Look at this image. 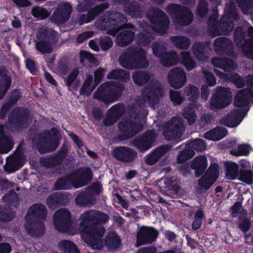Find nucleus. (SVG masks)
I'll list each match as a JSON object with an SVG mask.
<instances>
[{
	"label": "nucleus",
	"mask_w": 253,
	"mask_h": 253,
	"mask_svg": "<svg viewBox=\"0 0 253 253\" xmlns=\"http://www.w3.org/2000/svg\"><path fill=\"white\" fill-rule=\"evenodd\" d=\"M80 219V229L84 241L93 249L101 250L105 231L102 224L109 220V216L98 211L89 210L82 214Z\"/></svg>",
	"instance_id": "obj_1"
},
{
	"label": "nucleus",
	"mask_w": 253,
	"mask_h": 253,
	"mask_svg": "<svg viewBox=\"0 0 253 253\" xmlns=\"http://www.w3.org/2000/svg\"><path fill=\"white\" fill-rule=\"evenodd\" d=\"M30 138L37 150L41 154L52 152L56 150L60 144L61 134L55 127L50 130H45L43 132H35L30 134Z\"/></svg>",
	"instance_id": "obj_2"
},
{
	"label": "nucleus",
	"mask_w": 253,
	"mask_h": 253,
	"mask_svg": "<svg viewBox=\"0 0 253 253\" xmlns=\"http://www.w3.org/2000/svg\"><path fill=\"white\" fill-rule=\"evenodd\" d=\"M146 55L142 47L130 46L121 54L119 60L123 67L128 70L145 69L149 65Z\"/></svg>",
	"instance_id": "obj_3"
},
{
	"label": "nucleus",
	"mask_w": 253,
	"mask_h": 253,
	"mask_svg": "<svg viewBox=\"0 0 253 253\" xmlns=\"http://www.w3.org/2000/svg\"><path fill=\"white\" fill-rule=\"evenodd\" d=\"M125 88L123 83H103L94 92L93 98L108 105L117 101Z\"/></svg>",
	"instance_id": "obj_4"
},
{
	"label": "nucleus",
	"mask_w": 253,
	"mask_h": 253,
	"mask_svg": "<svg viewBox=\"0 0 253 253\" xmlns=\"http://www.w3.org/2000/svg\"><path fill=\"white\" fill-rule=\"evenodd\" d=\"M127 19L126 15L116 11H111L102 19L104 23V29L107 33L112 36L116 35L120 30L128 29H134V26L130 23H126Z\"/></svg>",
	"instance_id": "obj_5"
},
{
	"label": "nucleus",
	"mask_w": 253,
	"mask_h": 253,
	"mask_svg": "<svg viewBox=\"0 0 253 253\" xmlns=\"http://www.w3.org/2000/svg\"><path fill=\"white\" fill-rule=\"evenodd\" d=\"M38 40L36 43L37 49L42 53H50L53 45L57 44L59 39L57 32L52 29H41L37 34Z\"/></svg>",
	"instance_id": "obj_6"
},
{
	"label": "nucleus",
	"mask_w": 253,
	"mask_h": 253,
	"mask_svg": "<svg viewBox=\"0 0 253 253\" xmlns=\"http://www.w3.org/2000/svg\"><path fill=\"white\" fill-rule=\"evenodd\" d=\"M233 17L226 15H223L217 21V17L211 16L208 21L209 30L215 35H227L234 29V23Z\"/></svg>",
	"instance_id": "obj_7"
},
{
	"label": "nucleus",
	"mask_w": 253,
	"mask_h": 253,
	"mask_svg": "<svg viewBox=\"0 0 253 253\" xmlns=\"http://www.w3.org/2000/svg\"><path fill=\"white\" fill-rule=\"evenodd\" d=\"M120 134L116 138L120 141L126 140L138 134L143 127V125L130 118H123L118 124Z\"/></svg>",
	"instance_id": "obj_8"
},
{
	"label": "nucleus",
	"mask_w": 253,
	"mask_h": 253,
	"mask_svg": "<svg viewBox=\"0 0 253 253\" xmlns=\"http://www.w3.org/2000/svg\"><path fill=\"white\" fill-rule=\"evenodd\" d=\"M183 121L178 117H173L163 126V135L167 140L174 139L176 142H180L181 137L185 130Z\"/></svg>",
	"instance_id": "obj_9"
},
{
	"label": "nucleus",
	"mask_w": 253,
	"mask_h": 253,
	"mask_svg": "<svg viewBox=\"0 0 253 253\" xmlns=\"http://www.w3.org/2000/svg\"><path fill=\"white\" fill-rule=\"evenodd\" d=\"M31 112L26 108L16 107L10 112L8 121L13 127L19 130L29 126Z\"/></svg>",
	"instance_id": "obj_10"
},
{
	"label": "nucleus",
	"mask_w": 253,
	"mask_h": 253,
	"mask_svg": "<svg viewBox=\"0 0 253 253\" xmlns=\"http://www.w3.org/2000/svg\"><path fill=\"white\" fill-rule=\"evenodd\" d=\"M168 13L173 16L177 22L182 26L190 24L193 20V14L190 9L179 4L170 3L166 7Z\"/></svg>",
	"instance_id": "obj_11"
},
{
	"label": "nucleus",
	"mask_w": 253,
	"mask_h": 253,
	"mask_svg": "<svg viewBox=\"0 0 253 253\" xmlns=\"http://www.w3.org/2000/svg\"><path fill=\"white\" fill-rule=\"evenodd\" d=\"M71 214L66 209H60L54 214L53 224L55 228L61 233H67L71 229L72 225Z\"/></svg>",
	"instance_id": "obj_12"
},
{
	"label": "nucleus",
	"mask_w": 253,
	"mask_h": 253,
	"mask_svg": "<svg viewBox=\"0 0 253 253\" xmlns=\"http://www.w3.org/2000/svg\"><path fill=\"white\" fill-rule=\"evenodd\" d=\"M231 93L229 88L219 87L212 95L211 98V106L212 109L223 108L231 103Z\"/></svg>",
	"instance_id": "obj_13"
},
{
	"label": "nucleus",
	"mask_w": 253,
	"mask_h": 253,
	"mask_svg": "<svg viewBox=\"0 0 253 253\" xmlns=\"http://www.w3.org/2000/svg\"><path fill=\"white\" fill-rule=\"evenodd\" d=\"M164 88L161 84L154 83L147 85L142 91L143 99L151 105L158 103L160 99L164 95Z\"/></svg>",
	"instance_id": "obj_14"
},
{
	"label": "nucleus",
	"mask_w": 253,
	"mask_h": 253,
	"mask_svg": "<svg viewBox=\"0 0 253 253\" xmlns=\"http://www.w3.org/2000/svg\"><path fill=\"white\" fill-rule=\"evenodd\" d=\"M156 137L154 131L147 130L143 134L135 138L131 144L139 151H145L154 145Z\"/></svg>",
	"instance_id": "obj_15"
},
{
	"label": "nucleus",
	"mask_w": 253,
	"mask_h": 253,
	"mask_svg": "<svg viewBox=\"0 0 253 253\" xmlns=\"http://www.w3.org/2000/svg\"><path fill=\"white\" fill-rule=\"evenodd\" d=\"M24 155L22 147L19 145L13 154L6 160L4 170L11 173L20 169L24 165Z\"/></svg>",
	"instance_id": "obj_16"
},
{
	"label": "nucleus",
	"mask_w": 253,
	"mask_h": 253,
	"mask_svg": "<svg viewBox=\"0 0 253 253\" xmlns=\"http://www.w3.org/2000/svg\"><path fill=\"white\" fill-rule=\"evenodd\" d=\"M72 10L69 3H64L56 8L50 18V20L57 25L64 23L69 19Z\"/></svg>",
	"instance_id": "obj_17"
},
{
	"label": "nucleus",
	"mask_w": 253,
	"mask_h": 253,
	"mask_svg": "<svg viewBox=\"0 0 253 253\" xmlns=\"http://www.w3.org/2000/svg\"><path fill=\"white\" fill-rule=\"evenodd\" d=\"M158 235L159 232L155 228L141 226L137 234V246L152 243L156 240Z\"/></svg>",
	"instance_id": "obj_18"
},
{
	"label": "nucleus",
	"mask_w": 253,
	"mask_h": 253,
	"mask_svg": "<svg viewBox=\"0 0 253 253\" xmlns=\"http://www.w3.org/2000/svg\"><path fill=\"white\" fill-rule=\"evenodd\" d=\"M215 52L218 55L231 56L234 53L232 41L225 37L217 38L213 42Z\"/></svg>",
	"instance_id": "obj_19"
},
{
	"label": "nucleus",
	"mask_w": 253,
	"mask_h": 253,
	"mask_svg": "<svg viewBox=\"0 0 253 253\" xmlns=\"http://www.w3.org/2000/svg\"><path fill=\"white\" fill-rule=\"evenodd\" d=\"M112 153L116 160L124 163H131L137 157V152L127 146L117 147Z\"/></svg>",
	"instance_id": "obj_20"
},
{
	"label": "nucleus",
	"mask_w": 253,
	"mask_h": 253,
	"mask_svg": "<svg viewBox=\"0 0 253 253\" xmlns=\"http://www.w3.org/2000/svg\"><path fill=\"white\" fill-rule=\"evenodd\" d=\"M70 200V195L67 192H56L48 197L46 204L49 209H55L66 206Z\"/></svg>",
	"instance_id": "obj_21"
},
{
	"label": "nucleus",
	"mask_w": 253,
	"mask_h": 253,
	"mask_svg": "<svg viewBox=\"0 0 253 253\" xmlns=\"http://www.w3.org/2000/svg\"><path fill=\"white\" fill-rule=\"evenodd\" d=\"M170 85L175 88L181 87L186 81V76L183 69L174 68L169 71L168 76Z\"/></svg>",
	"instance_id": "obj_22"
},
{
	"label": "nucleus",
	"mask_w": 253,
	"mask_h": 253,
	"mask_svg": "<svg viewBox=\"0 0 253 253\" xmlns=\"http://www.w3.org/2000/svg\"><path fill=\"white\" fill-rule=\"evenodd\" d=\"M47 215V210L45 206L42 204H35L30 207L25 215L26 221L44 220Z\"/></svg>",
	"instance_id": "obj_23"
},
{
	"label": "nucleus",
	"mask_w": 253,
	"mask_h": 253,
	"mask_svg": "<svg viewBox=\"0 0 253 253\" xmlns=\"http://www.w3.org/2000/svg\"><path fill=\"white\" fill-rule=\"evenodd\" d=\"M72 175L75 178L74 187L76 188L87 185L92 179L93 175L92 172L88 168L73 172Z\"/></svg>",
	"instance_id": "obj_24"
},
{
	"label": "nucleus",
	"mask_w": 253,
	"mask_h": 253,
	"mask_svg": "<svg viewBox=\"0 0 253 253\" xmlns=\"http://www.w3.org/2000/svg\"><path fill=\"white\" fill-rule=\"evenodd\" d=\"M172 148L169 144L162 145L154 150L146 157L145 162L147 164L153 165L156 163L160 159L168 153Z\"/></svg>",
	"instance_id": "obj_25"
},
{
	"label": "nucleus",
	"mask_w": 253,
	"mask_h": 253,
	"mask_svg": "<svg viewBox=\"0 0 253 253\" xmlns=\"http://www.w3.org/2000/svg\"><path fill=\"white\" fill-rule=\"evenodd\" d=\"M25 228L28 234L34 237L42 235L45 226L43 220L26 221Z\"/></svg>",
	"instance_id": "obj_26"
},
{
	"label": "nucleus",
	"mask_w": 253,
	"mask_h": 253,
	"mask_svg": "<svg viewBox=\"0 0 253 253\" xmlns=\"http://www.w3.org/2000/svg\"><path fill=\"white\" fill-rule=\"evenodd\" d=\"M207 166V157L204 155H201L194 159L191 165V168L195 170V177H198L203 174Z\"/></svg>",
	"instance_id": "obj_27"
},
{
	"label": "nucleus",
	"mask_w": 253,
	"mask_h": 253,
	"mask_svg": "<svg viewBox=\"0 0 253 253\" xmlns=\"http://www.w3.org/2000/svg\"><path fill=\"white\" fill-rule=\"evenodd\" d=\"M124 11L126 14L132 18H139L142 17V9L139 2L131 1L124 6Z\"/></svg>",
	"instance_id": "obj_28"
},
{
	"label": "nucleus",
	"mask_w": 253,
	"mask_h": 253,
	"mask_svg": "<svg viewBox=\"0 0 253 253\" xmlns=\"http://www.w3.org/2000/svg\"><path fill=\"white\" fill-rule=\"evenodd\" d=\"M135 36L134 33L130 30H123L116 37V44L120 47H125L130 44Z\"/></svg>",
	"instance_id": "obj_29"
},
{
	"label": "nucleus",
	"mask_w": 253,
	"mask_h": 253,
	"mask_svg": "<svg viewBox=\"0 0 253 253\" xmlns=\"http://www.w3.org/2000/svg\"><path fill=\"white\" fill-rule=\"evenodd\" d=\"M227 133L226 128L217 126L205 132L204 136L208 140L218 141L225 137Z\"/></svg>",
	"instance_id": "obj_30"
},
{
	"label": "nucleus",
	"mask_w": 253,
	"mask_h": 253,
	"mask_svg": "<svg viewBox=\"0 0 253 253\" xmlns=\"http://www.w3.org/2000/svg\"><path fill=\"white\" fill-rule=\"evenodd\" d=\"M209 46L207 42H196L192 46V50L195 58L200 61H205L207 58L206 50Z\"/></svg>",
	"instance_id": "obj_31"
},
{
	"label": "nucleus",
	"mask_w": 253,
	"mask_h": 253,
	"mask_svg": "<svg viewBox=\"0 0 253 253\" xmlns=\"http://www.w3.org/2000/svg\"><path fill=\"white\" fill-rule=\"evenodd\" d=\"M96 201L94 196L87 191L79 193L76 197V204L80 207L88 206L95 204Z\"/></svg>",
	"instance_id": "obj_32"
},
{
	"label": "nucleus",
	"mask_w": 253,
	"mask_h": 253,
	"mask_svg": "<svg viewBox=\"0 0 253 253\" xmlns=\"http://www.w3.org/2000/svg\"><path fill=\"white\" fill-rule=\"evenodd\" d=\"M75 178L73 177L72 173L57 179L55 182L54 188L55 190H66L69 189L72 186H74Z\"/></svg>",
	"instance_id": "obj_33"
},
{
	"label": "nucleus",
	"mask_w": 253,
	"mask_h": 253,
	"mask_svg": "<svg viewBox=\"0 0 253 253\" xmlns=\"http://www.w3.org/2000/svg\"><path fill=\"white\" fill-rule=\"evenodd\" d=\"M151 75L149 72L144 70H137L132 73V79L134 83L142 86L146 84L150 80Z\"/></svg>",
	"instance_id": "obj_34"
},
{
	"label": "nucleus",
	"mask_w": 253,
	"mask_h": 253,
	"mask_svg": "<svg viewBox=\"0 0 253 253\" xmlns=\"http://www.w3.org/2000/svg\"><path fill=\"white\" fill-rule=\"evenodd\" d=\"M179 60V55L174 51L166 52L160 59L162 65L166 67H170L176 64Z\"/></svg>",
	"instance_id": "obj_35"
},
{
	"label": "nucleus",
	"mask_w": 253,
	"mask_h": 253,
	"mask_svg": "<svg viewBox=\"0 0 253 253\" xmlns=\"http://www.w3.org/2000/svg\"><path fill=\"white\" fill-rule=\"evenodd\" d=\"M105 243L106 247L109 249L114 250L119 248L121 244V241L117 233L113 231L107 235Z\"/></svg>",
	"instance_id": "obj_36"
},
{
	"label": "nucleus",
	"mask_w": 253,
	"mask_h": 253,
	"mask_svg": "<svg viewBox=\"0 0 253 253\" xmlns=\"http://www.w3.org/2000/svg\"><path fill=\"white\" fill-rule=\"evenodd\" d=\"M157 187L159 191L164 194L170 190L177 191L179 189L178 186L169 178L161 179L158 183Z\"/></svg>",
	"instance_id": "obj_37"
},
{
	"label": "nucleus",
	"mask_w": 253,
	"mask_h": 253,
	"mask_svg": "<svg viewBox=\"0 0 253 253\" xmlns=\"http://www.w3.org/2000/svg\"><path fill=\"white\" fill-rule=\"evenodd\" d=\"M39 162L42 166L47 169L54 168L61 165L54 154L41 157Z\"/></svg>",
	"instance_id": "obj_38"
},
{
	"label": "nucleus",
	"mask_w": 253,
	"mask_h": 253,
	"mask_svg": "<svg viewBox=\"0 0 253 253\" xmlns=\"http://www.w3.org/2000/svg\"><path fill=\"white\" fill-rule=\"evenodd\" d=\"M129 78L130 74L129 72L121 69L112 70L107 76L108 79L117 80L123 82H126Z\"/></svg>",
	"instance_id": "obj_39"
},
{
	"label": "nucleus",
	"mask_w": 253,
	"mask_h": 253,
	"mask_svg": "<svg viewBox=\"0 0 253 253\" xmlns=\"http://www.w3.org/2000/svg\"><path fill=\"white\" fill-rule=\"evenodd\" d=\"M226 169V175L230 180L236 179L239 174V166L234 162L228 161L225 163Z\"/></svg>",
	"instance_id": "obj_40"
},
{
	"label": "nucleus",
	"mask_w": 253,
	"mask_h": 253,
	"mask_svg": "<svg viewBox=\"0 0 253 253\" xmlns=\"http://www.w3.org/2000/svg\"><path fill=\"white\" fill-rule=\"evenodd\" d=\"M93 81V77L92 75H88L82 87L80 90V95L89 96L92 91L96 88L95 84L93 83V85L91 86V84Z\"/></svg>",
	"instance_id": "obj_41"
},
{
	"label": "nucleus",
	"mask_w": 253,
	"mask_h": 253,
	"mask_svg": "<svg viewBox=\"0 0 253 253\" xmlns=\"http://www.w3.org/2000/svg\"><path fill=\"white\" fill-rule=\"evenodd\" d=\"M184 94L189 100L196 102L199 97V89L194 85L189 84L185 88Z\"/></svg>",
	"instance_id": "obj_42"
},
{
	"label": "nucleus",
	"mask_w": 253,
	"mask_h": 253,
	"mask_svg": "<svg viewBox=\"0 0 253 253\" xmlns=\"http://www.w3.org/2000/svg\"><path fill=\"white\" fill-rule=\"evenodd\" d=\"M248 96L244 89L238 91L235 96L234 105L237 107H244L247 106L249 103L248 101Z\"/></svg>",
	"instance_id": "obj_43"
},
{
	"label": "nucleus",
	"mask_w": 253,
	"mask_h": 253,
	"mask_svg": "<svg viewBox=\"0 0 253 253\" xmlns=\"http://www.w3.org/2000/svg\"><path fill=\"white\" fill-rule=\"evenodd\" d=\"M182 115L187 120V123L190 126L193 125L197 119L195 109L191 106H188L183 108Z\"/></svg>",
	"instance_id": "obj_44"
},
{
	"label": "nucleus",
	"mask_w": 253,
	"mask_h": 253,
	"mask_svg": "<svg viewBox=\"0 0 253 253\" xmlns=\"http://www.w3.org/2000/svg\"><path fill=\"white\" fill-rule=\"evenodd\" d=\"M173 45L179 49H187L190 45L189 39L184 36H173L171 37Z\"/></svg>",
	"instance_id": "obj_45"
},
{
	"label": "nucleus",
	"mask_w": 253,
	"mask_h": 253,
	"mask_svg": "<svg viewBox=\"0 0 253 253\" xmlns=\"http://www.w3.org/2000/svg\"><path fill=\"white\" fill-rule=\"evenodd\" d=\"M181 63L187 71H191L196 67V63L192 58L189 51H183L181 53Z\"/></svg>",
	"instance_id": "obj_46"
},
{
	"label": "nucleus",
	"mask_w": 253,
	"mask_h": 253,
	"mask_svg": "<svg viewBox=\"0 0 253 253\" xmlns=\"http://www.w3.org/2000/svg\"><path fill=\"white\" fill-rule=\"evenodd\" d=\"M59 246L64 253H80L77 246L69 240H62L59 243Z\"/></svg>",
	"instance_id": "obj_47"
},
{
	"label": "nucleus",
	"mask_w": 253,
	"mask_h": 253,
	"mask_svg": "<svg viewBox=\"0 0 253 253\" xmlns=\"http://www.w3.org/2000/svg\"><path fill=\"white\" fill-rule=\"evenodd\" d=\"M70 70V62L66 57L61 58L57 63L56 72L62 75L67 74Z\"/></svg>",
	"instance_id": "obj_48"
},
{
	"label": "nucleus",
	"mask_w": 253,
	"mask_h": 253,
	"mask_svg": "<svg viewBox=\"0 0 253 253\" xmlns=\"http://www.w3.org/2000/svg\"><path fill=\"white\" fill-rule=\"evenodd\" d=\"M153 23L151 24L157 28L159 32L163 33L166 32L170 24L169 20L166 14V16L157 19Z\"/></svg>",
	"instance_id": "obj_49"
},
{
	"label": "nucleus",
	"mask_w": 253,
	"mask_h": 253,
	"mask_svg": "<svg viewBox=\"0 0 253 253\" xmlns=\"http://www.w3.org/2000/svg\"><path fill=\"white\" fill-rule=\"evenodd\" d=\"M166 14L160 8L152 7L148 11L146 14V17L151 23H154L153 22L154 21L164 16H166Z\"/></svg>",
	"instance_id": "obj_50"
},
{
	"label": "nucleus",
	"mask_w": 253,
	"mask_h": 253,
	"mask_svg": "<svg viewBox=\"0 0 253 253\" xmlns=\"http://www.w3.org/2000/svg\"><path fill=\"white\" fill-rule=\"evenodd\" d=\"M13 147L12 141L6 134L0 135V152L7 153L13 148Z\"/></svg>",
	"instance_id": "obj_51"
},
{
	"label": "nucleus",
	"mask_w": 253,
	"mask_h": 253,
	"mask_svg": "<svg viewBox=\"0 0 253 253\" xmlns=\"http://www.w3.org/2000/svg\"><path fill=\"white\" fill-rule=\"evenodd\" d=\"M246 32L244 31L243 28L241 26L237 27L235 28L234 32V42L237 46L240 47L242 44L244 43V41L246 40Z\"/></svg>",
	"instance_id": "obj_52"
},
{
	"label": "nucleus",
	"mask_w": 253,
	"mask_h": 253,
	"mask_svg": "<svg viewBox=\"0 0 253 253\" xmlns=\"http://www.w3.org/2000/svg\"><path fill=\"white\" fill-rule=\"evenodd\" d=\"M248 58H253V38H248L240 47Z\"/></svg>",
	"instance_id": "obj_53"
},
{
	"label": "nucleus",
	"mask_w": 253,
	"mask_h": 253,
	"mask_svg": "<svg viewBox=\"0 0 253 253\" xmlns=\"http://www.w3.org/2000/svg\"><path fill=\"white\" fill-rule=\"evenodd\" d=\"M219 174V166L215 163L211 164L207 171L203 175L204 177H207L211 179V181L215 182L218 177Z\"/></svg>",
	"instance_id": "obj_54"
},
{
	"label": "nucleus",
	"mask_w": 253,
	"mask_h": 253,
	"mask_svg": "<svg viewBox=\"0 0 253 253\" xmlns=\"http://www.w3.org/2000/svg\"><path fill=\"white\" fill-rule=\"evenodd\" d=\"M251 147L247 144H241L238 146L237 149L232 150L230 153L235 156H245L249 155Z\"/></svg>",
	"instance_id": "obj_55"
},
{
	"label": "nucleus",
	"mask_w": 253,
	"mask_h": 253,
	"mask_svg": "<svg viewBox=\"0 0 253 253\" xmlns=\"http://www.w3.org/2000/svg\"><path fill=\"white\" fill-rule=\"evenodd\" d=\"M208 2L207 0H199L197 8L196 15L201 18L206 16L208 13Z\"/></svg>",
	"instance_id": "obj_56"
},
{
	"label": "nucleus",
	"mask_w": 253,
	"mask_h": 253,
	"mask_svg": "<svg viewBox=\"0 0 253 253\" xmlns=\"http://www.w3.org/2000/svg\"><path fill=\"white\" fill-rule=\"evenodd\" d=\"M239 179L248 184H251L253 181V174L251 170L241 169L239 171Z\"/></svg>",
	"instance_id": "obj_57"
},
{
	"label": "nucleus",
	"mask_w": 253,
	"mask_h": 253,
	"mask_svg": "<svg viewBox=\"0 0 253 253\" xmlns=\"http://www.w3.org/2000/svg\"><path fill=\"white\" fill-rule=\"evenodd\" d=\"M195 155L194 150L186 149L180 152L177 158V163L181 164L191 159Z\"/></svg>",
	"instance_id": "obj_58"
},
{
	"label": "nucleus",
	"mask_w": 253,
	"mask_h": 253,
	"mask_svg": "<svg viewBox=\"0 0 253 253\" xmlns=\"http://www.w3.org/2000/svg\"><path fill=\"white\" fill-rule=\"evenodd\" d=\"M138 42L143 46L148 45L152 39L151 32L147 31H143L137 34Z\"/></svg>",
	"instance_id": "obj_59"
},
{
	"label": "nucleus",
	"mask_w": 253,
	"mask_h": 253,
	"mask_svg": "<svg viewBox=\"0 0 253 253\" xmlns=\"http://www.w3.org/2000/svg\"><path fill=\"white\" fill-rule=\"evenodd\" d=\"M32 13L34 17L41 20L47 18L50 14L46 9L41 6L33 7Z\"/></svg>",
	"instance_id": "obj_60"
},
{
	"label": "nucleus",
	"mask_w": 253,
	"mask_h": 253,
	"mask_svg": "<svg viewBox=\"0 0 253 253\" xmlns=\"http://www.w3.org/2000/svg\"><path fill=\"white\" fill-rule=\"evenodd\" d=\"M125 111L124 105L123 103H118L113 105L108 110V112H110L118 119L121 118Z\"/></svg>",
	"instance_id": "obj_61"
},
{
	"label": "nucleus",
	"mask_w": 253,
	"mask_h": 253,
	"mask_svg": "<svg viewBox=\"0 0 253 253\" xmlns=\"http://www.w3.org/2000/svg\"><path fill=\"white\" fill-rule=\"evenodd\" d=\"M54 154L61 165V164L64 162L69 154L68 145L65 143H63L60 150L56 154Z\"/></svg>",
	"instance_id": "obj_62"
},
{
	"label": "nucleus",
	"mask_w": 253,
	"mask_h": 253,
	"mask_svg": "<svg viewBox=\"0 0 253 253\" xmlns=\"http://www.w3.org/2000/svg\"><path fill=\"white\" fill-rule=\"evenodd\" d=\"M223 14L231 16L235 20L238 19L236 5L232 0L229 1L228 4L226 5Z\"/></svg>",
	"instance_id": "obj_63"
},
{
	"label": "nucleus",
	"mask_w": 253,
	"mask_h": 253,
	"mask_svg": "<svg viewBox=\"0 0 253 253\" xmlns=\"http://www.w3.org/2000/svg\"><path fill=\"white\" fill-rule=\"evenodd\" d=\"M220 122L221 124L228 127H234L239 124L231 113L223 117Z\"/></svg>",
	"instance_id": "obj_64"
}]
</instances>
